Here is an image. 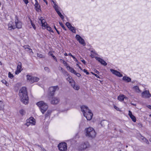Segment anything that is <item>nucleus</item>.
Masks as SVG:
<instances>
[{
  "label": "nucleus",
  "instance_id": "nucleus-1",
  "mask_svg": "<svg viewBox=\"0 0 151 151\" xmlns=\"http://www.w3.org/2000/svg\"><path fill=\"white\" fill-rule=\"evenodd\" d=\"M19 96L21 99V101L25 104L28 103L29 98L25 87H22L20 90L19 93Z\"/></svg>",
  "mask_w": 151,
  "mask_h": 151
},
{
  "label": "nucleus",
  "instance_id": "nucleus-2",
  "mask_svg": "<svg viewBox=\"0 0 151 151\" xmlns=\"http://www.w3.org/2000/svg\"><path fill=\"white\" fill-rule=\"evenodd\" d=\"M22 22L18 20L17 17L16 16L14 22H10L8 24V29L11 30L12 29H15L16 28L20 29L22 27Z\"/></svg>",
  "mask_w": 151,
  "mask_h": 151
},
{
  "label": "nucleus",
  "instance_id": "nucleus-3",
  "mask_svg": "<svg viewBox=\"0 0 151 151\" xmlns=\"http://www.w3.org/2000/svg\"><path fill=\"white\" fill-rule=\"evenodd\" d=\"M85 132L86 137L89 139H93L96 136V132L93 128L91 127L86 128Z\"/></svg>",
  "mask_w": 151,
  "mask_h": 151
},
{
  "label": "nucleus",
  "instance_id": "nucleus-4",
  "mask_svg": "<svg viewBox=\"0 0 151 151\" xmlns=\"http://www.w3.org/2000/svg\"><path fill=\"white\" fill-rule=\"evenodd\" d=\"M81 109L84 116L87 120H90L93 116V114L91 112V110L88 109L87 106H81Z\"/></svg>",
  "mask_w": 151,
  "mask_h": 151
},
{
  "label": "nucleus",
  "instance_id": "nucleus-5",
  "mask_svg": "<svg viewBox=\"0 0 151 151\" xmlns=\"http://www.w3.org/2000/svg\"><path fill=\"white\" fill-rule=\"evenodd\" d=\"M91 147V145L88 141H85L81 142L78 147L79 151H84L88 150Z\"/></svg>",
  "mask_w": 151,
  "mask_h": 151
},
{
  "label": "nucleus",
  "instance_id": "nucleus-6",
  "mask_svg": "<svg viewBox=\"0 0 151 151\" xmlns=\"http://www.w3.org/2000/svg\"><path fill=\"white\" fill-rule=\"evenodd\" d=\"M37 105L39 107L42 113L44 114L48 108V105L43 101L37 102Z\"/></svg>",
  "mask_w": 151,
  "mask_h": 151
},
{
  "label": "nucleus",
  "instance_id": "nucleus-7",
  "mask_svg": "<svg viewBox=\"0 0 151 151\" xmlns=\"http://www.w3.org/2000/svg\"><path fill=\"white\" fill-rule=\"evenodd\" d=\"M59 89V88L58 86H51L49 88L48 94L50 96H53L54 95L55 92Z\"/></svg>",
  "mask_w": 151,
  "mask_h": 151
},
{
  "label": "nucleus",
  "instance_id": "nucleus-8",
  "mask_svg": "<svg viewBox=\"0 0 151 151\" xmlns=\"http://www.w3.org/2000/svg\"><path fill=\"white\" fill-rule=\"evenodd\" d=\"M58 147L60 151H67V144L65 142L60 143Z\"/></svg>",
  "mask_w": 151,
  "mask_h": 151
},
{
  "label": "nucleus",
  "instance_id": "nucleus-9",
  "mask_svg": "<svg viewBox=\"0 0 151 151\" xmlns=\"http://www.w3.org/2000/svg\"><path fill=\"white\" fill-rule=\"evenodd\" d=\"M60 101V98L58 97H52L50 100V103L53 105L58 104Z\"/></svg>",
  "mask_w": 151,
  "mask_h": 151
},
{
  "label": "nucleus",
  "instance_id": "nucleus-10",
  "mask_svg": "<svg viewBox=\"0 0 151 151\" xmlns=\"http://www.w3.org/2000/svg\"><path fill=\"white\" fill-rule=\"evenodd\" d=\"M76 38L80 43L83 46L86 45L84 40L79 35H76Z\"/></svg>",
  "mask_w": 151,
  "mask_h": 151
},
{
  "label": "nucleus",
  "instance_id": "nucleus-11",
  "mask_svg": "<svg viewBox=\"0 0 151 151\" xmlns=\"http://www.w3.org/2000/svg\"><path fill=\"white\" fill-rule=\"evenodd\" d=\"M142 97L144 98H148L151 96V94L148 91L146 90L142 93Z\"/></svg>",
  "mask_w": 151,
  "mask_h": 151
},
{
  "label": "nucleus",
  "instance_id": "nucleus-12",
  "mask_svg": "<svg viewBox=\"0 0 151 151\" xmlns=\"http://www.w3.org/2000/svg\"><path fill=\"white\" fill-rule=\"evenodd\" d=\"M42 24V28L43 29H45L47 25V23L46 22L45 20L43 19L42 17H40L39 19Z\"/></svg>",
  "mask_w": 151,
  "mask_h": 151
},
{
  "label": "nucleus",
  "instance_id": "nucleus-13",
  "mask_svg": "<svg viewBox=\"0 0 151 151\" xmlns=\"http://www.w3.org/2000/svg\"><path fill=\"white\" fill-rule=\"evenodd\" d=\"M110 71L113 74L116 75L118 76L121 77L123 76L121 74L120 72L117 71L116 70L111 69Z\"/></svg>",
  "mask_w": 151,
  "mask_h": 151
},
{
  "label": "nucleus",
  "instance_id": "nucleus-14",
  "mask_svg": "<svg viewBox=\"0 0 151 151\" xmlns=\"http://www.w3.org/2000/svg\"><path fill=\"white\" fill-rule=\"evenodd\" d=\"M95 58L96 60H98L99 62L101 63V64L104 66H106L107 65V63L102 59L97 57H95Z\"/></svg>",
  "mask_w": 151,
  "mask_h": 151
},
{
  "label": "nucleus",
  "instance_id": "nucleus-15",
  "mask_svg": "<svg viewBox=\"0 0 151 151\" xmlns=\"http://www.w3.org/2000/svg\"><path fill=\"white\" fill-rule=\"evenodd\" d=\"M69 83L71 84V85L73 87L75 90H78L79 88V87L78 85L75 84V82L73 80H72L69 81Z\"/></svg>",
  "mask_w": 151,
  "mask_h": 151
},
{
  "label": "nucleus",
  "instance_id": "nucleus-16",
  "mask_svg": "<svg viewBox=\"0 0 151 151\" xmlns=\"http://www.w3.org/2000/svg\"><path fill=\"white\" fill-rule=\"evenodd\" d=\"M22 68V63L19 62L18 63V65L17 67V70L15 71L16 74H18L21 72Z\"/></svg>",
  "mask_w": 151,
  "mask_h": 151
},
{
  "label": "nucleus",
  "instance_id": "nucleus-17",
  "mask_svg": "<svg viewBox=\"0 0 151 151\" xmlns=\"http://www.w3.org/2000/svg\"><path fill=\"white\" fill-rule=\"evenodd\" d=\"M27 121L29 122L32 125H35V120L32 117H31L29 119H27Z\"/></svg>",
  "mask_w": 151,
  "mask_h": 151
},
{
  "label": "nucleus",
  "instance_id": "nucleus-18",
  "mask_svg": "<svg viewBox=\"0 0 151 151\" xmlns=\"http://www.w3.org/2000/svg\"><path fill=\"white\" fill-rule=\"evenodd\" d=\"M139 140H140L142 142H145L147 144H149V142L148 141L145 137H144L143 136H141L139 137Z\"/></svg>",
  "mask_w": 151,
  "mask_h": 151
},
{
  "label": "nucleus",
  "instance_id": "nucleus-19",
  "mask_svg": "<svg viewBox=\"0 0 151 151\" xmlns=\"http://www.w3.org/2000/svg\"><path fill=\"white\" fill-rule=\"evenodd\" d=\"M129 115L133 122H136V119L135 117L132 115V112L129 110Z\"/></svg>",
  "mask_w": 151,
  "mask_h": 151
},
{
  "label": "nucleus",
  "instance_id": "nucleus-20",
  "mask_svg": "<svg viewBox=\"0 0 151 151\" xmlns=\"http://www.w3.org/2000/svg\"><path fill=\"white\" fill-rule=\"evenodd\" d=\"M55 8H56L55 10L58 15L62 19H64V17L59 11V9H60V8H58L57 9L56 8V6L55 7Z\"/></svg>",
  "mask_w": 151,
  "mask_h": 151
},
{
  "label": "nucleus",
  "instance_id": "nucleus-21",
  "mask_svg": "<svg viewBox=\"0 0 151 151\" xmlns=\"http://www.w3.org/2000/svg\"><path fill=\"white\" fill-rule=\"evenodd\" d=\"M36 3L35 4V6L36 8V10L37 11H39V10H40V5L38 4L37 1V0H35Z\"/></svg>",
  "mask_w": 151,
  "mask_h": 151
},
{
  "label": "nucleus",
  "instance_id": "nucleus-22",
  "mask_svg": "<svg viewBox=\"0 0 151 151\" xmlns=\"http://www.w3.org/2000/svg\"><path fill=\"white\" fill-rule=\"evenodd\" d=\"M67 68L71 73L74 74H75L76 73V71L75 70H74V69L73 68L69 66H67Z\"/></svg>",
  "mask_w": 151,
  "mask_h": 151
},
{
  "label": "nucleus",
  "instance_id": "nucleus-23",
  "mask_svg": "<svg viewBox=\"0 0 151 151\" xmlns=\"http://www.w3.org/2000/svg\"><path fill=\"white\" fill-rule=\"evenodd\" d=\"M67 68L71 73L74 74H75L76 73V71L75 70H74V69L73 68L69 66H67Z\"/></svg>",
  "mask_w": 151,
  "mask_h": 151
},
{
  "label": "nucleus",
  "instance_id": "nucleus-24",
  "mask_svg": "<svg viewBox=\"0 0 151 151\" xmlns=\"http://www.w3.org/2000/svg\"><path fill=\"white\" fill-rule=\"evenodd\" d=\"M122 79L125 81H126L127 82H130L131 81V80L130 78L126 76H124L123 78Z\"/></svg>",
  "mask_w": 151,
  "mask_h": 151
},
{
  "label": "nucleus",
  "instance_id": "nucleus-25",
  "mask_svg": "<svg viewBox=\"0 0 151 151\" xmlns=\"http://www.w3.org/2000/svg\"><path fill=\"white\" fill-rule=\"evenodd\" d=\"M32 81H31V83H32L35 82H37L39 80V78L35 76H33Z\"/></svg>",
  "mask_w": 151,
  "mask_h": 151
},
{
  "label": "nucleus",
  "instance_id": "nucleus-26",
  "mask_svg": "<svg viewBox=\"0 0 151 151\" xmlns=\"http://www.w3.org/2000/svg\"><path fill=\"white\" fill-rule=\"evenodd\" d=\"M125 98L124 95H122L119 96L118 97V99L120 101H122L124 100Z\"/></svg>",
  "mask_w": 151,
  "mask_h": 151
},
{
  "label": "nucleus",
  "instance_id": "nucleus-27",
  "mask_svg": "<svg viewBox=\"0 0 151 151\" xmlns=\"http://www.w3.org/2000/svg\"><path fill=\"white\" fill-rule=\"evenodd\" d=\"M27 78L28 80L31 83V81H32L33 76H31L29 75H27Z\"/></svg>",
  "mask_w": 151,
  "mask_h": 151
},
{
  "label": "nucleus",
  "instance_id": "nucleus-28",
  "mask_svg": "<svg viewBox=\"0 0 151 151\" xmlns=\"http://www.w3.org/2000/svg\"><path fill=\"white\" fill-rule=\"evenodd\" d=\"M27 78L28 80L31 83V81H32L33 76H31L29 75H27Z\"/></svg>",
  "mask_w": 151,
  "mask_h": 151
},
{
  "label": "nucleus",
  "instance_id": "nucleus-29",
  "mask_svg": "<svg viewBox=\"0 0 151 151\" xmlns=\"http://www.w3.org/2000/svg\"><path fill=\"white\" fill-rule=\"evenodd\" d=\"M4 105L3 102L0 101V110H3L4 109Z\"/></svg>",
  "mask_w": 151,
  "mask_h": 151
},
{
  "label": "nucleus",
  "instance_id": "nucleus-30",
  "mask_svg": "<svg viewBox=\"0 0 151 151\" xmlns=\"http://www.w3.org/2000/svg\"><path fill=\"white\" fill-rule=\"evenodd\" d=\"M52 111L50 110H48L47 111L45 114V117H47L49 116L51 114Z\"/></svg>",
  "mask_w": 151,
  "mask_h": 151
},
{
  "label": "nucleus",
  "instance_id": "nucleus-31",
  "mask_svg": "<svg viewBox=\"0 0 151 151\" xmlns=\"http://www.w3.org/2000/svg\"><path fill=\"white\" fill-rule=\"evenodd\" d=\"M133 89L135 90L137 92H139L140 91V90L139 89V87L137 86H134L133 87Z\"/></svg>",
  "mask_w": 151,
  "mask_h": 151
},
{
  "label": "nucleus",
  "instance_id": "nucleus-32",
  "mask_svg": "<svg viewBox=\"0 0 151 151\" xmlns=\"http://www.w3.org/2000/svg\"><path fill=\"white\" fill-rule=\"evenodd\" d=\"M69 29L71 30L73 33H76V30L75 28L74 27H73L72 26Z\"/></svg>",
  "mask_w": 151,
  "mask_h": 151
},
{
  "label": "nucleus",
  "instance_id": "nucleus-33",
  "mask_svg": "<svg viewBox=\"0 0 151 151\" xmlns=\"http://www.w3.org/2000/svg\"><path fill=\"white\" fill-rule=\"evenodd\" d=\"M37 56L40 58H44L45 57L44 56L42 55V54H40L39 53H37Z\"/></svg>",
  "mask_w": 151,
  "mask_h": 151
},
{
  "label": "nucleus",
  "instance_id": "nucleus-34",
  "mask_svg": "<svg viewBox=\"0 0 151 151\" xmlns=\"http://www.w3.org/2000/svg\"><path fill=\"white\" fill-rule=\"evenodd\" d=\"M46 28L47 30L51 32H53V31L52 30L51 28L49 26H47L46 27Z\"/></svg>",
  "mask_w": 151,
  "mask_h": 151
},
{
  "label": "nucleus",
  "instance_id": "nucleus-35",
  "mask_svg": "<svg viewBox=\"0 0 151 151\" xmlns=\"http://www.w3.org/2000/svg\"><path fill=\"white\" fill-rule=\"evenodd\" d=\"M19 112L22 116L24 115L25 113V111L23 109H21L19 111Z\"/></svg>",
  "mask_w": 151,
  "mask_h": 151
},
{
  "label": "nucleus",
  "instance_id": "nucleus-36",
  "mask_svg": "<svg viewBox=\"0 0 151 151\" xmlns=\"http://www.w3.org/2000/svg\"><path fill=\"white\" fill-rule=\"evenodd\" d=\"M1 82L5 84L6 86H8L9 84L7 83L6 81L5 80H2L1 81Z\"/></svg>",
  "mask_w": 151,
  "mask_h": 151
},
{
  "label": "nucleus",
  "instance_id": "nucleus-37",
  "mask_svg": "<svg viewBox=\"0 0 151 151\" xmlns=\"http://www.w3.org/2000/svg\"><path fill=\"white\" fill-rule=\"evenodd\" d=\"M8 77L9 78L12 79L14 77V76L13 74L11 73L10 72H9L8 73Z\"/></svg>",
  "mask_w": 151,
  "mask_h": 151
},
{
  "label": "nucleus",
  "instance_id": "nucleus-38",
  "mask_svg": "<svg viewBox=\"0 0 151 151\" xmlns=\"http://www.w3.org/2000/svg\"><path fill=\"white\" fill-rule=\"evenodd\" d=\"M59 24L63 29L66 30L65 27L61 22H60Z\"/></svg>",
  "mask_w": 151,
  "mask_h": 151
},
{
  "label": "nucleus",
  "instance_id": "nucleus-39",
  "mask_svg": "<svg viewBox=\"0 0 151 151\" xmlns=\"http://www.w3.org/2000/svg\"><path fill=\"white\" fill-rule=\"evenodd\" d=\"M65 25L69 29L72 26L68 22H66Z\"/></svg>",
  "mask_w": 151,
  "mask_h": 151
},
{
  "label": "nucleus",
  "instance_id": "nucleus-40",
  "mask_svg": "<svg viewBox=\"0 0 151 151\" xmlns=\"http://www.w3.org/2000/svg\"><path fill=\"white\" fill-rule=\"evenodd\" d=\"M30 22L31 23L32 26V27H33V28L35 29H36V27H35V24L32 23V21L31 20H30Z\"/></svg>",
  "mask_w": 151,
  "mask_h": 151
},
{
  "label": "nucleus",
  "instance_id": "nucleus-41",
  "mask_svg": "<svg viewBox=\"0 0 151 151\" xmlns=\"http://www.w3.org/2000/svg\"><path fill=\"white\" fill-rule=\"evenodd\" d=\"M24 48L25 49H28L29 50H31L32 51V50L31 49H29V45H24Z\"/></svg>",
  "mask_w": 151,
  "mask_h": 151
},
{
  "label": "nucleus",
  "instance_id": "nucleus-42",
  "mask_svg": "<svg viewBox=\"0 0 151 151\" xmlns=\"http://www.w3.org/2000/svg\"><path fill=\"white\" fill-rule=\"evenodd\" d=\"M44 70L47 72L49 73L50 72V70L49 68L47 67H45L44 68Z\"/></svg>",
  "mask_w": 151,
  "mask_h": 151
},
{
  "label": "nucleus",
  "instance_id": "nucleus-43",
  "mask_svg": "<svg viewBox=\"0 0 151 151\" xmlns=\"http://www.w3.org/2000/svg\"><path fill=\"white\" fill-rule=\"evenodd\" d=\"M53 3L54 4V9H55V7H56V8L57 9H58V6L56 4L55 2L54 1H53Z\"/></svg>",
  "mask_w": 151,
  "mask_h": 151
},
{
  "label": "nucleus",
  "instance_id": "nucleus-44",
  "mask_svg": "<svg viewBox=\"0 0 151 151\" xmlns=\"http://www.w3.org/2000/svg\"><path fill=\"white\" fill-rule=\"evenodd\" d=\"M83 72L86 73V74L87 75H88L89 74V72L87 71V70L85 69H84L83 70Z\"/></svg>",
  "mask_w": 151,
  "mask_h": 151
},
{
  "label": "nucleus",
  "instance_id": "nucleus-45",
  "mask_svg": "<svg viewBox=\"0 0 151 151\" xmlns=\"http://www.w3.org/2000/svg\"><path fill=\"white\" fill-rule=\"evenodd\" d=\"M25 125H27V127L29 126L30 125H31V124L29 123V122L28 121H27V122L26 123Z\"/></svg>",
  "mask_w": 151,
  "mask_h": 151
},
{
  "label": "nucleus",
  "instance_id": "nucleus-46",
  "mask_svg": "<svg viewBox=\"0 0 151 151\" xmlns=\"http://www.w3.org/2000/svg\"><path fill=\"white\" fill-rule=\"evenodd\" d=\"M75 74L78 77H80V76H81V75L79 73L76 72Z\"/></svg>",
  "mask_w": 151,
  "mask_h": 151
},
{
  "label": "nucleus",
  "instance_id": "nucleus-47",
  "mask_svg": "<svg viewBox=\"0 0 151 151\" xmlns=\"http://www.w3.org/2000/svg\"><path fill=\"white\" fill-rule=\"evenodd\" d=\"M81 61L84 65L86 64V62L84 59H82L81 60Z\"/></svg>",
  "mask_w": 151,
  "mask_h": 151
},
{
  "label": "nucleus",
  "instance_id": "nucleus-48",
  "mask_svg": "<svg viewBox=\"0 0 151 151\" xmlns=\"http://www.w3.org/2000/svg\"><path fill=\"white\" fill-rule=\"evenodd\" d=\"M24 3L26 4H27L28 3L29 1L28 0H23Z\"/></svg>",
  "mask_w": 151,
  "mask_h": 151
},
{
  "label": "nucleus",
  "instance_id": "nucleus-49",
  "mask_svg": "<svg viewBox=\"0 0 151 151\" xmlns=\"http://www.w3.org/2000/svg\"><path fill=\"white\" fill-rule=\"evenodd\" d=\"M95 73H96L97 74H99V71H97L96 69H95L94 70Z\"/></svg>",
  "mask_w": 151,
  "mask_h": 151
},
{
  "label": "nucleus",
  "instance_id": "nucleus-50",
  "mask_svg": "<svg viewBox=\"0 0 151 151\" xmlns=\"http://www.w3.org/2000/svg\"><path fill=\"white\" fill-rule=\"evenodd\" d=\"M76 65L78 67V68L81 70H83L81 68V67L79 65L78 63H77L76 64Z\"/></svg>",
  "mask_w": 151,
  "mask_h": 151
},
{
  "label": "nucleus",
  "instance_id": "nucleus-51",
  "mask_svg": "<svg viewBox=\"0 0 151 151\" xmlns=\"http://www.w3.org/2000/svg\"><path fill=\"white\" fill-rule=\"evenodd\" d=\"M63 64H65L66 65L65 66H68L66 62L65 61H64V60H63Z\"/></svg>",
  "mask_w": 151,
  "mask_h": 151
},
{
  "label": "nucleus",
  "instance_id": "nucleus-52",
  "mask_svg": "<svg viewBox=\"0 0 151 151\" xmlns=\"http://www.w3.org/2000/svg\"><path fill=\"white\" fill-rule=\"evenodd\" d=\"M52 58H53L56 61H57V59L55 57V56L54 55H53L52 56Z\"/></svg>",
  "mask_w": 151,
  "mask_h": 151
},
{
  "label": "nucleus",
  "instance_id": "nucleus-53",
  "mask_svg": "<svg viewBox=\"0 0 151 151\" xmlns=\"http://www.w3.org/2000/svg\"><path fill=\"white\" fill-rule=\"evenodd\" d=\"M48 54L49 55H51V56L53 55L51 52H49L48 53Z\"/></svg>",
  "mask_w": 151,
  "mask_h": 151
},
{
  "label": "nucleus",
  "instance_id": "nucleus-54",
  "mask_svg": "<svg viewBox=\"0 0 151 151\" xmlns=\"http://www.w3.org/2000/svg\"><path fill=\"white\" fill-rule=\"evenodd\" d=\"M59 70H61L62 71H63L64 69H63V68L61 67H59Z\"/></svg>",
  "mask_w": 151,
  "mask_h": 151
},
{
  "label": "nucleus",
  "instance_id": "nucleus-55",
  "mask_svg": "<svg viewBox=\"0 0 151 151\" xmlns=\"http://www.w3.org/2000/svg\"><path fill=\"white\" fill-rule=\"evenodd\" d=\"M94 75L95 76H96V77L98 78H100V77H99V76L98 75H97V74H94Z\"/></svg>",
  "mask_w": 151,
  "mask_h": 151
},
{
  "label": "nucleus",
  "instance_id": "nucleus-56",
  "mask_svg": "<svg viewBox=\"0 0 151 151\" xmlns=\"http://www.w3.org/2000/svg\"><path fill=\"white\" fill-rule=\"evenodd\" d=\"M91 52H93V53L94 54H96V53L95 52V50H92L91 51Z\"/></svg>",
  "mask_w": 151,
  "mask_h": 151
},
{
  "label": "nucleus",
  "instance_id": "nucleus-57",
  "mask_svg": "<svg viewBox=\"0 0 151 151\" xmlns=\"http://www.w3.org/2000/svg\"><path fill=\"white\" fill-rule=\"evenodd\" d=\"M71 57L73 58L74 59H75L76 60V59L74 57V56L73 55H72Z\"/></svg>",
  "mask_w": 151,
  "mask_h": 151
},
{
  "label": "nucleus",
  "instance_id": "nucleus-58",
  "mask_svg": "<svg viewBox=\"0 0 151 151\" xmlns=\"http://www.w3.org/2000/svg\"><path fill=\"white\" fill-rule=\"evenodd\" d=\"M114 108L115 109H116L117 110H118L117 109H118L119 108H117L116 106H114Z\"/></svg>",
  "mask_w": 151,
  "mask_h": 151
},
{
  "label": "nucleus",
  "instance_id": "nucleus-59",
  "mask_svg": "<svg viewBox=\"0 0 151 151\" xmlns=\"http://www.w3.org/2000/svg\"><path fill=\"white\" fill-rule=\"evenodd\" d=\"M54 29H55V30H56V31H57V30H58L56 27L55 25H54Z\"/></svg>",
  "mask_w": 151,
  "mask_h": 151
},
{
  "label": "nucleus",
  "instance_id": "nucleus-60",
  "mask_svg": "<svg viewBox=\"0 0 151 151\" xmlns=\"http://www.w3.org/2000/svg\"><path fill=\"white\" fill-rule=\"evenodd\" d=\"M56 31L58 35L60 34V33L59 32L58 30H57V31Z\"/></svg>",
  "mask_w": 151,
  "mask_h": 151
},
{
  "label": "nucleus",
  "instance_id": "nucleus-61",
  "mask_svg": "<svg viewBox=\"0 0 151 151\" xmlns=\"http://www.w3.org/2000/svg\"><path fill=\"white\" fill-rule=\"evenodd\" d=\"M74 60L75 61H76L78 63H79V62H78V60H77V59H76V60L75 59H74Z\"/></svg>",
  "mask_w": 151,
  "mask_h": 151
},
{
  "label": "nucleus",
  "instance_id": "nucleus-62",
  "mask_svg": "<svg viewBox=\"0 0 151 151\" xmlns=\"http://www.w3.org/2000/svg\"><path fill=\"white\" fill-rule=\"evenodd\" d=\"M64 55L65 56H67L68 55V54L66 53H65Z\"/></svg>",
  "mask_w": 151,
  "mask_h": 151
},
{
  "label": "nucleus",
  "instance_id": "nucleus-63",
  "mask_svg": "<svg viewBox=\"0 0 151 151\" xmlns=\"http://www.w3.org/2000/svg\"><path fill=\"white\" fill-rule=\"evenodd\" d=\"M68 55L69 56H71L72 55V54L71 53H69V54H68Z\"/></svg>",
  "mask_w": 151,
  "mask_h": 151
},
{
  "label": "nucleus",
  "instance_id": "nucleus-64",
  "mask_svg": "<svg viewBox=\"0 0 151 151\" xmlns=\"http://www.w3.org/2000/svg\"><path fill=\"white\" fill-rule=\"evenodd\" d=\"M41 149H42V150H45V149L43 147H41Z\"/></svg>",
  "mask_w": 151,
  "mask_h": 151
}]
</instances>
